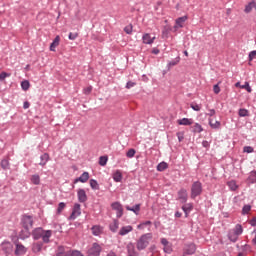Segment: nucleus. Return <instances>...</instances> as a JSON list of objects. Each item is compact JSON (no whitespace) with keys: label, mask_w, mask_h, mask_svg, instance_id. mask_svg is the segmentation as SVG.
Listing matches in <instances>:
<instances>
[{"label":"nucleus","mask_w":256,"mask_h":256,"mask_svg":"<svg viewBox=\"0 0 256 256\" xmlns=\"http://www.w3.org/2000/svg\"><path fill=\"white\" fill-rule=\"evenodd\" d=\"M21 225L24 231L20 232L19 237L20 239H27L31 235L29 231L33 229V216L24 214L21 217Z\"/></svg>","instance_id":"obj_1"},{"label":"nucleus","mask_w":256,"mask_h":256,"mask_svg":"<svg viewBox=\"0 0 256 256\" xmlns=\"http://www.w3.org/2000/svg\"><path fill=\"white\" fill-rule=\"evenodd\" d=\"M53 235V231L51 230H43V228L39 227L33 230L32 237L35 241H39L42 239L43 243H51V237Z\"/></svg>","instance_id":"obj_2"},{"label":"nucleus","mask_w":256,"mask_h":256,"mask_svg":"<svg viewBox=\"0 0 256 256\" xmlns=\"http://www.w3.org/2000/svg\"><path fill=\"white\" fill-rule=\"evenodd\" d=\"M151 239H153V233H146L140 236L136 244L137 250L143 251L147 249V247H149V243L151 242Z\"/></svg>","instance_id":"obj_3"},{"label":"nucleus","mask_w":256,"mask_h":256,"mask_svg":"<svg viewBox=\"0 0 256 256\" xmlns=\"http://www.w3.org/2000/svg\"><path fill=\"white\" fill-rule=\"evenodd\" d=\"M103 251V246H100L99 243L94 242L91 246L88 247L86 251L87 256H101Z\"/></svg>","instance_id":"obj_4"},{"label":"nucleus","mask_w":256,"mask_h":256,"mask_svg":"<svg viewBox=\"0 0 256 256\" xmlns=\"http://www.w3.org/2000/svg\"><path fill=\"white\" fill-rule=\"evenodd\" d=\"M201 193H203V184L200 181L193 182L190 194L191 199H196Z\"/></svg>","instance_id":"obj_5"},{"label":"nucleus","mask_w":256,"mask_h":256,"mask_svg":"<svg viewBox=\"0 0 256 256\" xmlns=\"http://www.w3.org/2000/svg\"><path fill=\"white\" fill-rule=\"evenodd\" d=\"M111 207L113 211H116L117 219H121L123 217V204L121 202H113Z\"/></svg>","instance_id":"obj_6"},{"label":"nucleus","mask_w":256,"mask_h":256,"mask_svg":"<svg viewBox=\"0 0 256 256\" xmlns=\"http://www.w3.org/2000/svg\"><path fill=\"white\" fill-rule=\"evenodd\" d=\"M81 215V204L79 203H75L74 204V207L72 209V213L71 215L69 216V220L70 221H75V219L77 217H79Z\"/></svg>","instance_id":"obj_7"},{"label":"nucleus","mask_w":256,"mask_h":256,"mask_svg":"<svg viewBox=\"0 0 256 256\" xmlns=\"http://www.w3.org/2000/svg\"><path fill=\"white\" fill-rule=\"evenodd\" d=\"M1 249L6 256L13 253V244L9 241H4L1 243Z\"/></svg>","instance_id":"obj_8"},{"label":"nucleus","mask_w":256,"mask_h":256,"mask_svg":"<svg viewBox=\"0 0 256 256\" xmlns=\"http://www.w3.org/2000/svg\"><path fill=\"white\" fill-rule=\"evenodd\" d=\"M197 246L194 243L187 244L183 249V255H195Z\"/></svg>","instance_id":"obj_9"},{"label":"nucleus","mask_w":256,"mask_h":256,"mask_svg":"<svg viewBox=\"0 0 256 256\" xmlns=\"http://www.w3.org/2000/svg\"><path fill=\"white\" fill-rule=\"evenodd\" d=\"M178 201H180V203H187V200L189 199V195L187 194V189L185 188H181L178 193Z\"/></svg>","instance_id":"obj_10"},{"label":"nucleus","mask_w":256,"mask_h":256,"mask_svg":"<svg viewBox=\"0 0 256 256\" xmlns=\"http://www.w3.org/2000/svg\"><path fill=\"white\" fill-rule=\"evenodd\" d=\"M25 253H27V248L24 247L23 244L21 243H16L14 254L16 256H22V255H25Z\"/></svg>","instance_id":"obj_11"},{"label":"nucleus","mask_w":256,"mask_h":256,"mask_svg":"<svg viewBox=\"0 0 256 256\" xmlns=\"http://www.w3.org/2000/svg\"><path fill=\"white\" fill-rule=\"evenodd\" d=\"M187 19H189L187 15L177 18L175 21L174 29L183 28V25H185V21H187Z\"/></svg>","instance_id":"obj_12"},{"label":"nucleus","mask_w":256,"mask_h":256,"mask_svg":"<svg viewBox=\"0 0 256 256\" xmlns=\"http://www.w3.org/2000/svg\"><path fill=\"white\" fill-rule=\"evenodd\" d=\"M127 250V256H137L139 253L135 250V244L133 242H130L126 246Z\"/></svg>","instance_id":"obj_13"},{"label":"nucleus","mask_w":256,"mask_h":256,"mask_svg":"<svg viewBox=\"0 0 256 256\" xmlns=\"http://www.w3.org/2000/svg\"><path fill=\"white\" fill-rule=\"evenodd\" d=\"M142 41L144 45H153L155 42V36L151 37V34L146 33L142 36Z\"/></svg>","instance_id":"obj_14"},{"label":"nucleus","mask_w":256,"mask_h":256,"mask_svg":"<svg viewBox=\"0 0 256 256\" xmlns=\"http://www.w3.org/2000/svg\"><path fill=\"white\" fill-rule=\"evenodd\" d=\"M131 231H133V226H131V225L123 226L119 230L118 235H120L121 237H125V235H129V233H131Z\"/></svg>","instance_id":"obj_15"},{"label":"nucleus","mask_w":256,"mask_h":256,"mask_svg":"<svg viewBox=\"0 0 256 256\" xmlns=\"http://www.w3.org/2000/svg\"><path fill=\"white\" fill-rule=\"evenodd\" d=\"M77 197L79 203H85V201H87V192H85V189H79L77 192Z\"/></svg>","instance_id":"obj_16"},{"label":"nucleus","mask_w":256,"mask_h":256,"mask_svg":"<svg viewBox=\"0 0 256 256\" xmlns=\"http://www.w3.org/2000/svg\"><path fill=\"white\" fill-rule=\"evenodd\" d=\"M89 181V172H83L82 175L74 180V183H87Z\"/></svg>","instance_id":"obj_17"},{"label":"nucleus","mask_w":256,"mask_h":256,"mask_svg":"<svg viewBox=\"0 0 256 256\" xmlns=\"http://www.w3.org/2000/svg\"><path fill=\"white\" fill-rule=\"evenodd\" d=\"M92 231V235H94V237H99V235H101V233H103V227H101V225H94L91 228Z\"/></svg>","instance_id":"obj_18"},{"label":"nucleus","mask_w":256,"mask_h":256,"mask_svg":"<svg viewBox=\"0 0 256 256\" xmlns=\"http://www.w3.org/2000/svg\"><path fill=\"white\" fill-rule=\"evenodd\" d=\"M127 211H132L135 215H139L141 212V204H135L133 207L126 206Z\"/></svg>","instance_id":"obj_19"},{"label":"nucleus","mask_w":256,"mask_h":256,"mask_svg":"<svg viewBox=\"0 0 256 256\" xmlns=\"http://www.w3.org/2000/svg\"><path fill=\"white\" fill-rule=\"evenodd\" d=\"M61 42V37L57 35L53 42L50 44V51H56L57 47H59V43Z\"/></svg>","instance_id":"obj_20"},{"label":"nucleus","mask_w":256,"mask_h":256,"mask_svg":"<svg viewBox=\"0 0 256 256\" xmlns=\"http://www.w3.org/2000/svg\"><path fill=\"white\" fill-rule=\"evenodd\" d=\"M49 153H44V154H42L41 156H40V163H39V165L41 166V167H45V165H47V163H49Z\"/></svg>","instance_id":"obj_21"},{"label":"nucleus","mask_w":256,"mask_h":256,"mask_svg":"<svg viewBox=\"0 0 256 256\" xmlns=\"http://www.w3.org/2000/svg\"><path fill=\"white\" fill-rule=\"evenodd\" d=\"M182 211H184L185 217H189V214L191 213V211H193V204L187 203V204L183 205Z\"/></svg>","instance_id":"obj_22"},{"label":"nucleus","mask_w":256,"mask_h":256,"mask_svg":"<svg viewBox=\"0 0 256 256\" xmlns=\"http://www.w3.org/2000/svg\"><path fill=\"white\" fill-rule=\"evenodd\" d=\"M33 253H41L43 251V242H37L32 246Z\"/></svg>","instance_id":"obj_23"},{"label":"nucleus","mask_w":256,"mask_h":256,"mask_svg":"<svg viewBox=\"0 0 256 256\" xmlns=\"http://www.w3.org/2000/svg\"><path fill=\"white\" fill-rule=\"evenodd\" d=\"M109 229L112 233H117V230L119 229V220L114 219L113 223L109 225Z\"/></svg>","instance_id":"obj_24"},{"label":"nucleus","mask_w":256,"mask_h":256,"mask_svg":"<svg viewBox=\"0 0 256 256\" xmlns=\"http://www.w3.org/2000/svg\"><path fill=\"white\" fill-rule=\"evenodd\" d=\"M253 9H256V3L255 1H251L245 6L244 13H251Z\"/></svg>","instance_id":"obj_25"},{"label":"nucleus","mask_w":256,"mask_h":256,"mask_svg":"<svg viewBox=\"0 0 256 256\" xmlns=\"http://www.w3.org/2000/svg\"><path fill=\"white\" fill-rule=\"evenodd\" d=\"M178 125H193V119L191 118H182L178 120Z\"/></svg>","instance_id":"obj_26"},{"label":"nucleus","mask_w":256,"mask_h":256,"mask_svg":"<svg viewBox=\"0 0 256 256\" xmlns=\"http://www.w3.org/2000/svg\"><path fill=\"white\" fill-rule=\"evenodd\" d=\"M231 231L239 237V235H243V226H241V224H236Z\"/></svg>","instance_id":"obj_27"},{"label":"nucleus","mask_w":256,"mask_h":256,"mask_svg":"<svg viewBox=\"0 0 256 256\" xmlns=\"http://www.w3.org/2000/svg\"><path fill=\"white\" fill-rule=\"evenodd\" d=\"M247 181H248V183H250L252 185L254 183H256V170H253V171L250 172V174L247 178Z\"/></svg>","instance_id":"obj_28"},{"label":"nucleus","mask_w":256,"mask_h":256,"mask_svg":"<svg viewBox=\"0 0 256 256\" xmlns=\"http://www.w3.org/2000/svg\"><path fill=\"white\" fill-rule=\"evenodd\" d=\"M208 123H209L211 129H220L221 128V122L220 121H215V123H213L212 118H209Z\"/></svg>","instance_id":"obj_29"},{"label":"nucleus","mask_w":256,"mask_h":256,"mask_svg":"<svg viewBox=\"0 0 256 256\" xmlns=\"http://www.w3.org/2000/svg\"><path fill=\"white\" fill-rule=\"evenodd\" d=\"M228 239L232 243H237V240L239 239V236L235 234V232H232L231 230L228 232Z\"/></svg>","instance_id":"obj_30"},{"label":"nucleus","mask_w":256,"mask_h":256,"mask_svg":"<svg viewBox=\"0 0 256 256\" xmlns=\"http://www.w3.org/2000/svg\"><path fill=\"white\" fill-rule=\"evenodd\" d=\"M113 180L116 183H121V181L123 180V174H121V171L118 170L113 174Z\"/></svg>","instance_id":"obj_31"},{"label":"nucleus","mask_w":256,"mask_h":256,"mask_svg":"<svg viewBox=\"0 0 256 256\" xmlns=\"http://www.w3.org/2000/svg\"><path fill=\"white\" fill-rule=\"evenodd\" d=\"M227 185L230 191H237V189H239V185H237V182L235 180L227 182Z\"/></svg>","instance_id":"obj_32"},{"label":"nucleus","mask_w":256,"mask_h":256,"mask_svg":"<svg viewBox=\"0 0 256 256\" xmlns=\"http://www.w3.org/2000/svg\"><path fill=\"white\" fill-rule=\"evenodd\" d=\"M30 181H31V183H33V185H40L41 177L39 176V174H34V175H32Z\"/></svg>","instance_id":"obj_33"},{"label":"nucleus","mask_w":256,"mask_h":256,"mask_svg":"<svg viewBox=\"0 0 256 256\" xmlns=\"http://www.w3.org/2000/svg\"><path fill=\"white\" fill-rule=\"evenodd\" d=\"M192 132L193 133H203V126H201V124H199V123H195L192 126Z\"/></svg>","instance_id":"obj_34"},{"label":"nucleus","mask_w":256,"mask_h":256,"mask_svg":"<svg viewBox=\"0 0 256 256\" xmlns=\"http://www.w3.org/2000/svg\"><path fill=\"white\" fill-rule=\"evenodd\" d=\"M0 166L4 171H7V169H9V167H10L9 159H7V158L2 159Z\"/></svg>","instance_id":"obj_35"},{"label":"nucleus","mask_w":256,"mask_h":256,"mask_svg":"<svg viewBox=\"0 0 256 256\" xmlns=\"http://www.w3.org/2000/svg\"><path fill=\"white\" fill-rule=\"evenodd\" d=\"M168 168H169V164H167V162H160L157 165V171H160V172H163V171H165Z\"/></svg>","instance_id":"obj_36"},{"label":"nucleus","mask_w":256,"mask_h":256,"mask_svg":"<svg viewBox=\"0 0 256 256\" xmlns=\"http://www.w3.org/2000/svg\"><path fill=\"white\" fill-rule=\"evenodd\" d=\"M90 187L93 191H99V183L95 179H90Z\"/></svg>","instance_id":"obj_37"},{"label":"nucleus","mask_w":256,"mask_h":256,"mask_svg":"<svg viewBox=\"0 0 256 256\" xmlns=\"http://www.w3.org/2000/svg\"><path fill=\"white\" fill-rule=\"evenodd\" d=\"M29 87H31V83L28 80H24L21 82V88L23 91H29Z\"/></svg>","instance_id":"obj_38"},{"label":"nucleus","mask_w":256,"mask_h":256,"mask_svg":"<svg viewBox=\"0 0 256 256\" xmlns=\"http://www.w3.org/2000/svg\"><path fill=\"white\" fill-rule=\"evenodd\" d=\"M107 161H109V157H107V156H100V158H99V165L101 167H105V165H107Z\"/></svg>","instance_id":"obj_39"},{"label":"nucleus","mask_w":256,"mask_h":256,"mask_svg":"<svg viewBox=\"0 0 256 256\" xmlns=\"http://www.w3.org/2000/svg\"><path fill=\"white\" fill-rule=\"evenodd\" d=\"M179 61H181V58L178 56L174 60L168 62V64H167L168 69L170 67H175V65H177L179 63Z\"/></svg>","instance_id":"obj_40"},{"label":"nucleus","mask_w":256,"mask_h":256,"mask_svg":"<svg viewBox=\"0 0 256 256\" xmlns=\"http://www.w3.org/2000/svg\"><path fill=\"white\" fill-rule=\"evenodd\" d=\"M238 115H239V117H249V110H247L245 108H241L238 111Z\"/></svg>","instance_id":"obj_41"},{"label":"nucleus","mask_w":256,"mask_h":256,"mask_svg":"<svg viewBox=\"0 0 256 256\" xmlns=\"http://www.w3.org/2000/svg\"><path fill=\"white\" fill-rule=\"evenodd\" d=\"M249 211H251V205H244L242 208V215H249Z\"/></svg>","instance_id":"obj_42"},{"label":"nucleus","mask_w":256,"mask_h":256,"mask_svg":"<svg viewBox=\"0 0 256 256\" xmlns=\"http://www.w3.org/2000/svg\"><path fill=\"white\" fill-rule=\"evenodd\" d=\"M135 153H137V151H135V149L131 148L127 151L126 157H128V159H133V157H135Z\"/></svg>","instance_id":"obj_43"},{"label":"nucleus","mask_w":256,"mask_h":256,"mask_svg":"<svg viewBox=\"0 0 256 256\" xmlns=\"http://www.w3.org/2000/svg\"><path fill=\"white\" fill-rule=\"evenodd\" d=\"M66 204L64 202H60L58 204V208H57V214L61 215V213H63V209H65Z\"/></svg>","instance_id":"obj_44"},{"label":"nucleus","mask_w":256,"mask_h":256,"mask_svg":"<svg viewBox=\"0 0 256 256\" xmlns=\"http://www.w3.org/2000/svg\"><path fill=\"white\" fill-rule=\"evenodd\" d=\"M240 89H246L248 93H251L253 91V89L249 85V82H245L243 85H241Z\"/></svg>","instance_id":"obj_45"},{"label":"nucleus","mask_w":256,"mask_h":256,"mask_svg":"<svg viewBox=\"0 0 256 256\" xmlns=\"http://www.w3.org/2000/svg\"><path fill=\"white\" fill-rule=\"evenodd\" d=\"M164 253H167L168 255H171L173 253V246L165 245L163 248Z\"/></svg>","instance_id":"obj_46"},{"label":"nucleus","mask_w":256,"mask_h":256,"mask_svg":"<svg viewBox=\"0 0 256 256\" xmlns=\"http://www.w3.org/2000/svg\"><path fill=\"white\" fill-rule=\"evenodd\" d=\"M124 31L127 35H131L133 33V24H129L124 28Z\"/></svg>","instance_id":"obj_47"},{"label":"nucleus","mask_w":256,"mask_h":256,"mask_svg":"<svg viewBox=\"0 0 256 256\" xmlns=\"http://www.w3.org/2000/svg\"><path fill=\"white\" fill-rule=\"evenodd\" d=\"M190 107L193 109V111H201V104L192 103L190 104Z\"/></svg>","instance_id":"obj_48"},{"label":"nucleus","mask_w":256,"mask_h":256,"mask_svg":"<svg viewBox=\"0 0 256 256\" xmlns=\"http://www.w3.org/2000/svg\"><path fill=\"white\" fill-rule=\"evenodd\" d=\"M255 149L252 146H244L243 152L244 153H254Z\"/></svg>","instance_id":"obj_49"},{"label":"nucleus","mask_w":256,"mask_h":256,"mask_svg":"<svg viewBox=\"0 0 256 256\" xmlns=\"http://www.w3.org/2000/svg\"><path fill=\"white\" fill-rule=\"evenodd\" d=\"M78 37H79V33L70 32L68 35V38L70 41H75V39H77Z\"/></svg>","instance_id":"obj_50"},{"label":"nucleus","mask_w":256,"mask_h":256,"mask_svg":"<svg viewBox=\"0 0 256 256\" xmlns=\"http://www.w3.org/2000/svg\"><path fill=\"white\" fill-rule=\"evenodd\" d=\"M7 77H11V74H9L7 72L0 73V81H5V79H7Z\"/></svg>","instance_id":"obj_51"},{"label":"nucleus","mask_w":256,"mask_h":256,"mask_svg":"<svg viewBox=\"0 0 256 256\" xmlns=\"http://www.w3.org/2000/svg\"><path fill=\"white\" fill-rule=\"evenodd\" d=\"M93 91V86H88L83 89L84 95H89Z\"/></svg>","instance_id":"obj_52"},{"label":"nucleus","mask_w":256,"mask_h":256,"mask_svg":"<svg viewBox=\"0 0 256 256\" xmlns=\"http://www.w3.org/2000/svg\"><path fill=\"white\" fill-rule=\"evenodd\" d=\"M70 256H84L83 253H81V251L79 250H72L70 252Z\"/></svg>","instance_id":"obj_53"},{"label":"nucleus","mask_w":256,"mask_h":256,"mask_svg":"<svg viewBox=\"0 0 256 256\" xmlns=\"http://www.w3.org/2000/svg\"><path fill=\"white\" fill-rule=\"evenodd\" d=\"M213 91H214L215 95H219V93H221V88L219 87V84H215L213 86Z\"/></svg>","instance_id":"obj_54"},{"label":"nucleus","mask_w":256,"mask_h":256,"mask_svg":"<svg viewBox=\"0 0 256 256\" xmlns=\"http://www.w3.org/2000/svg\"><path fill=\"white\" fill-rule=\"evenodd\" d=\"M58 249L60 252L56 253V256H69L63 252V250H64L63 246H59Z\"/></svg>","instance_id":"obj_55"},{"label":"nucleus","mask_w":256,"mask_h":256,"mask_svg":"<svg viewBox=\"0 0 256 256\" xmlns=\"http://www.w3.org/2000/svg\"><path fill=\"white\" fill-rule=\"evenodd\" d=\"M135 85H137V83H135L133 81H128L126 83V89H131L132 87H135Z\"/></svg>","instance_id":"obj_56"},{"label":"nucleus","mask_w":256,"mask_h":256,"mask_svg":"<svg viewBox=\"0 0 256 256\" xmlns=\"http://www.w3.org/2000/svg\"><path fill=\"white\" fill-rule=\"evenodd\" d=\"M256 57V50H253L249 53V61H253Z\"/></svg>","instance_id":"obj_57"},{"label":"nucleus","mask_w":256,"mask_h":256,"mask_svg":"<svg viewBox=\"0 0 256 256\" xmlns=\"http://www.w3.org/2000/svg\"><path fill=\"white\" fill-rule=\"evenodd\" d=\"M176 135H177L179 143H181V141H183V139H185V136L182 132H178Z\"/></svg>","instance_id":"obj_58"},{"label":"nucleus","mask_w":256,"mask_h":256,"mask_svg":"<svg viewBox=\"0 0 256 256\" xmlns=\"http://www.w3.org/2000/svg\"><path fill=\"white\" fill-rule=\"evenodd\" d=\"M215 113H216L215 109H209V113H207V116L208 117H215Z\"/></svg>","instance_id":"obj_59"},{"label":"nucleus","mask_w":256,"mask_h":256,"mask_svg":"<svg viewBox=\"0 0 256 256\" xmlns=\"http://www.w3.org/2000/svg\"><path fill=\"white\" fill-rule=\"evenodd\" d=\"M29 107H31V104L29 103V101H25L23 104V109H29Z\"/></svg>","instance_id":"obj_60"},{"label":"nucleus","mask_w":256,"mask_h":256,"mask_svg":"<svg viewBox=\"0 0 256 256\" xmlns=\"http://www.w3.org/2000/svg\"><path fill=\"white\" fill-rule=\"evenodd\" d=\"M162 245H169V241L166 238H161Z\"/></svg>","instance_id":"obj_61"},{"label":"nucleus","mask_w":256,"mask_h":256,"mask_svg":"<svg viewBox=\"0 0 256 256\" xmlns=\"http://www.w3.org/2000/svg\"><path fill=\"white\" fill-rule=\"evenodd\" d=\"M250 225L252 227H256V218H253L251 221H250Z\"/></svg>","instance_id":"obj_62"},{"label":"nucleus","mask_w":256,"mask_h":256,"mask_svg":"<svg viewBox=\"0 0 256 256\" xmlns=\"http://www.w3.org/2000/svg\"><path fill=\"white\" fill-rule=\"evenodd\" d=\"M202 146L205 147V148L209 147V142L207 140H204L202 142Z\"/></svg>","instance_id":"obj_63"},{"label":"nucleus","mask_w":256,"mask_h":256,"mask_svg":"<svg viewBox=\"0 0 256 256\" xmlns=\"http://www.w3.org/2000/svg\"><path fill=\"white\" fill-rule=\"evenodd\" d=\"M107 256H117V254L114 251H110Z\"/></svg>","instance_id":"obj_64"}]
</instances>
